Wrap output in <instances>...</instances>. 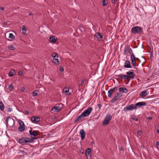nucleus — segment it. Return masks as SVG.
<instances>
[{
    "label": "nucleus",
    "mask_w": 159,
    "mask_h": 159,
    "mask_svg": "<svg viewBox=\"0 0 159 159\" xmlns=\"http://www.w3.org/2000/svg\"><path fill=\"white\" fill-rule=\"evenodd\" d=\"M7 125L10 127L13 126L15 124L14 120L9 117H7L5 120Z\"/></svg>",
    "instance_id": "1"
},
{
    "label": "nucleus",
    "mask_w": 159,
    "mask_h": 159,
    "mask_svg": "<svg viewBox=\"0 0 159 159\" xmlns=\"http://www.w3.org/2000/svg\"><path fill=\"white\" fill-rule=\"evenodd\" d=\"M136 107L134 104H131L129 105L125 106L123 110L125 111H133L134 109H136Z\"/></svg>",
    "instance_id": "2"
},
{
    "label": "nucleus",
    "mask_w": 159,
    "mask_h": 159,
    "mask_svg": "<svg viewBox=\"0 0 159 159\" xmlns=\"http://www.w3.org/2000/svg\"><path fill=\"white\" fill-rule=\"evenodd\" d=\"M18 122L20 125V126L18 128V131L20 132H23L25 129V126L24 123L23 121L20 120H19Z\"/></svg>",
    "instance_id": "3"
},
{
    "label": "nucleus",
    "mask_w": 159,
    "mask_h": 159,
    "mask_svg": "<svg viewBox=\"0 0 159 159\" xmlns=\"http://www.w3.org/2000/svg\"><path fill=\"white\" fill-rule=\"evenodd\" d=\"M142 30V28L138 26L133 27L131 30L132 33L134 34L140 33Z\"/></svg>",
    "instance_id": "4"
},
{
    "label": "nucleus",
    "mask_w": 159,
    "mask_h": 159,
    "mask_svg": "<svg viewBox=\"0 0 159 159\" xmlns=\"http://www.w3.org/2000/svg\"><path fill=\"white\" fill-rule=\"evenodd\" d=\"M112 118V116L110 114H108L107 115V117L104 120L103 125H107L109 123L110 120Z\"/></svg>",
    "instance_id": "5"
},
{
    "label": "nucleus",
    "mask_w": 159,
    "mask_h": 159,
    "mask_svg": "<svg viewBox=\"0 0 159 159\" xmlns=\"http://www.w3.org/2000/svg\"><path fill=\"white\" fill-rule=\"evenodd\" d=\"M93 108L90 107L84 111L82 113V115H84V117L88 116L91 112Z\"/></svg>",
    "instance_id": "6"
},
{
    "label": "nucleus",
    "mask_w": 159,
    "mask_h": 159,
    "mask_svg": "<svg viewBox=\"0 0 159 159\" xmlns=\"http://www.w3.org/2000/svg\"><path fill=\"white\" fill-rule=\"evenodd\" d=\"M117 89V87H116L113 88V89L109 90L108 92V97L110 98L112 94L114 93Z\"/></svg>",
    "instance_id": "7"
},
{
    "label": "nucleus",
    "mask_w": 159,
    "mask_h": 159,
    "mask_svg": "<svg viewBox=\"0 0 159 159\" xmlns=\"http://www.w3.org/2000/svg\"><path fill=\"white\" fill-rule=\"evenodd\" d=\"M37 138H29L28 137H25V143H31L34 142V139H36Z\"/></svg>",
    "instance_id": "8"
},
{
    "label": "nucleus",
    "mask_w": 159,
    "mask_h": 159,
    "mask_svg": "<svg viewBox=\"0 0 159 159\" xmlns=\"http://www.w3.org/2000/svg\"><path fill=\"white\" fill-rule=\"evenodd\" d=\"M124 66L125 68H132V66L130 64V61L128 60H126L125 61V65Z\"/></svg>",
    "instance_id": "9"
},
{
    "label": "nucleus",
    "mask_w": 159,
    "mask_h": 159,
    "mask_svg": "<svg viewBox=\"0 0 159 159\" xmlns=\"http://www.w3.org/2000/svg\"><path fill=\"white\" fill-rule=\"evenodd\" d=\"M31 120L33 122H38L40 121V118L38 117L33 116L31 118Z\"/></svg>",
    "instance_id": "10"
},
{
    "label": "nucleus",
    "mask_w": 159,
    "mask_h": 159,
    "mask_svg": "<svg viewBox=\"0 0 159 159\" xmlns=\"http://www.w3.org/2000/svg\"><path fill=\"white\" fill-rule=\"evenodd\" d=\"M134 105L137 108L138 107H141V106H146V103L144 102H139L136 103Z\"/></svg>",
    "instance_id": "11"
},
{
    "label": "nucleus",
    "mask_w": 159,
    "mask_h": 159,
    "mask_svg": "<svg viewBox=\"0 0 159 159\" xmlns=\"http://www.w3.org/2000/svg\"><path fill=\"white\" fill-rule=\"evenodd\" d=\"M80 134L81 135V140H83L85 136V133L84 130L83 129L80 130Z\"/></svg>",
    "instance_id": "12"
},
{
    "label": "nucleus",
    "mask_w": 159,
    "mask_h": 159,
    "mask_svg": "<svg viewBox=\"0 0 159 159\" xmlns=\"http://www.w3.org/2000/svg\"><path fill=\"white\" fill-rule=\"evenodd\" d=\"M148 91L147 90L141 92L139 94V95L143 97H145L148 94Z\"/></svg>",
    "instance_id": "13"
},
{
    "label": "nucleus",
    "mask_w": 159,
    "mask_h": 159,
    "mask_svg": "<svg viewBox=\"0 0 159 159\" xmlns=\"http://www.w3.org/2000/svg\"><path fill=\"white\" fill-rule=\"evenodd\" d=\"M130 78L131 79H134V76H127L125 75H122V79L125 80L126 79Z\"/></svg>",
    "instance_id": "14"
},
{
    "label": "nucleus",
    "mask_w": 159,
    "mask_h": 159,
    "mask_svg": "<svg viewBox=\"0 0 159 159\" xmlns=\"http://www.w3.org/2000/svg\"><path fill=\"white\" fill-rule=\"evenodd\" d=\"M29 133L31 136H33L34 137L36 136L37 135V131L35 130L33 131L32 129L29 131Z\"/></svg>",
    "instance_id": "15"
},
{
    "label": "nucleus",
    "mask_w": 159,
    "mask_h": 159,
    "mask_svg": "<svg viewBox=\"0 0 159 159\" xmlns=\"http://www.w3.org/2000/svg\"><path fill=\"white\" fill-rule=\"evenodd\" d=\"M91 148H88L85 151V155L87 158L90 156V157H91L90 153L91 152Z\"/></svg>",
    "instance_id": "16"
},
{
    "label": "nucleus",
    "mask_w": 159,
    "mask_h": 159,
    "mask_svg": "<svg viewBox=\"0 0 159 159\" xmlns=\"http://www.w3.org/2000/svg\"><path fill=\"white\" fill-rule=\"evenodd\" d=\"M84 117V116L82 115V113H81L80 115L78 116L77 118L75 120L74 122L75 123H77L79 120H80L82 119L83 117Z\"/></svg>",
    "instance_id": "17"
},
{
    "label": "nucleus",
    "mask_w": 159,
    "mask_h": 159,
    "mask_svg": "<svg viewBox=\"0 0 159 159\" xmlns=\"http://www.w3.org/2000/svg\"><path fill=\"white\" fill-rule=\"evenodd\" d=\"M130 49V46H126L125 48L124 52L126 54H128Z\"/></svg>",
    "instance_id": "18"
},
{
    "label": "nucleus",
    "mask_w": 159,
    "mask_h": 159,
    "mask_svg": "<svg viewBox=\"0 0 159 159\" xmlns=\"http://www.w3.org/2000/svg\"><path fill=\"white\" fill-rule=\"evenodd\" d=\"M134 70H131L130 71H128L126 72V74L127 76H134V74L133 72Z\"/></svg>",
    "instance_id": "19"
},
{
    "label": "nucleus",
    "mask_w": 159,
    "mask_h": 159,
    "mask_svg": "<svg viewBox=\"0 0 159 159\" xmlns=\"http://www.w3.org/2000/svg\"><path fill=\"white\" fill-rule=\"evenodd\" d=\"M128 89L125 88H120L119 89V91L122 93H126L128 92Z\"/></svg>",
    "instance_id": "20"
},
{
    "label": "nucleus",
    "mask_w": 159,
    "mask_h": 159,
    "mask_svg": "<svg viewBox=\"0 0 159 159\" xmlns=\"http://www.w3.org/2000/svg\"><path fill=\"white\" fill-rule=\"evenodd\" d=\"M120 98L116 95L115 97L111 100V102L112 103L119 100Z\"/></svg>",
    "instance_id": "21"
},
{
    "label": "nucleus",
    "mask_w": 159,
    "mask_h": 159,
    "mask_svg": "<svg viewBox=\"0 0 159 159\" xmlns=\"http://www.w3.org/2000/svg\"><path fill=\"white\" fill-rule=\"evenodd\" d=\"M18 142L20 143H25V137H23L20 139H19Z\"/></svg>",
    "instance_id": "22"
},
{
    "label": "nucleus",
    "mask_w": 159,
    "mask_h": 159,
    "mask_svg": "<svg viewBox=\"0 0 159 159\" xmlns=\"http://www.w3.org/2000/svg\"><path fill=\"white\" fill-rule=\"evenodd\" d=\"M50 41L52 43H54L56 41V40L55 38V36H52L50 37L49 38Z\"/></svg>",
    "instance_id": "23"
},
{
    "label": "nucleus",
    "mask_w": 159,
    "mask_h": 159,
    "mask_svg": "<svg viewBox=\"0 0 159 159\" xmlns=\"http://www.w3.org/2000/svg\"><path fill=\"white\" fill-rule=\"evenodd\" d=\"M15 71L14 70H11L9 73V76L10 77L13 76L15 74Z\"/></svg>",
    "instance_id": "24"
},
{
    "label": "nucleus",
    "mask_w": 159,
    "mask_h": 159,
    "mask_svg": "<svg viewBox=\"0 0 159 159\" xmlns=\"http://www.w3.org/2000/svg\"><path fill=\"white\" fill-rule=\"evenodd\" d=\"M96 37L98 39H101L102 38V35L100 33H96Z\"/></svg>",
    "instance_id": "25"
},
{
    "label": "nucleus",
    "mask_w": 159,
    "mask_h": 159,
    "mask_svg": "<svg viewBox=\"0 0 159 159\" xmlns=\"http://www.w3.org/2000/svg\"><path fill=\"white\" fill-rule=\"evenodd\" d=\"M130 59L131 61L136 60L137 59H138V58H135L134 53H132L131 55Z\"/></svg>",
    "instance_id": "26"
},
{
    "label": "nucleus",
    "mask_w": 159,
    "mask_h": 159,
    "mask_svg": "<svg viewBox=\"0 0 159 159\" xmlns=\"http://www.w3.org/2000/svg\"><path fill=\"white\" fill-rule=\"evenodd\" d=\"M85 82H86V80L83 79L80 82V84L79 85V88H80V87H82L83 85L84 84Z\"/></svg>",
    "instance_id": "27"
},
{
    "label": "nucleus",
    "mask_w": 159,
    "mask_h": 159,
    "mask_svg": "<svg viewBox=\"0 0 159 159\" xmlns=\"http://www.w3.org/2000/svg\"><path fill=\"white\" fill-rule=\"evenodd\" d=\"M53 62L56 64H58L59 63V61L58 59L56 58H53Z\"/></svg>",
    "instance_id": "28"
},
{
    "label": "nucleus",
    "mask_w": 159,
    "mask_h": 159,
    "mask_svg": "<svg viewBox=\"0 0 159 159\" xmlns=\"http://www.w3.org/2000/svg\"><path fill=\"white\" fill-rule=\"evenodd\" d=\"M22 34H25L26 31V29L24 26H23L22 27Z\"/></svg>",
    "instance_id": "29"
},
{
    "label": "nucleus",
    "mask_w": 159,
    "mask_h": 159,
    "mask_svg": "<svg viewBox=\"0 0 159 159\" xmlns=\"http://www.w3.org/2000/svg\"><path fill=\"white\" fill-rule=\"evenodd\" d=\"M4 105L2 102H0V109L1 111L4 110Z\"/></svg>",
    "instance_id": "30"
},
{
    "label": "nucleus",
    "mask_w": 159,
    "mask_h": 159,
    "mask_svg": "<svg viewBox=\"0 0 159 159\" xmlns=\"http://www.w3.org/2000/svg\"><path fill=\"white\" fill-rule=\"evenodd\" d=\"M8 48L10 50H13L15 49V47L12 45H9L8 46Z\"/></svg>",
    "instance_id": "31"
},
{
    "label": "nucleus",
    "mask_w": 159,
    "mask_h": 159,
    "mask_svg": "<svg viewBox=\"0 0 159 159\" xmlns=\"http://www.w3.org/2000/svg\"><path fill=\"white\" fill-rule=\"evenodd\" d=\"M132 118L135 121H137L138 119L134 115H132L131 116Z\"/></svg>",
    "instance_id": "32"
},
{
    "label": "nucleus",
    "mask_w": 159,
    "mask_h": 159,
    "mask_svg": "<svg viewBox=\"0 0 159 159\" xmlns=\"http://www.w3.org/2000/svg\"><path fill=\"white\" fill-rule=\"evenodd\" d=\"M52 57H53L54 58H58V54L56 53H53L52 54Z\"/></svg>",
    "instance_id": "33"
},
{
    "label": "nucleus",
    "mask_w": 159,
    "mask_h": 159,
    "mask_svg": "<svg viewBox=\"0 0 159 159\" xmlns=\"http://www.w3.org/2000/svg\"><path fill=\"white\" fill-rule=\"evenodd\" d=\"M38 91L37 90H35L34 91L33 93H32V95L33 96H36L37 95L38 93H37Z\"/></svg>",
    "instance_id": "34"
},
{
    "label": "nucleus",
    "mask_w": 159,
    "mask_h": 159,
    "mask_svg": "<svg viewBox=\"0 0 159 159\" xmlns=\"http://www.w3.org/2000/svg\"><path fill=\"white\" fill-rule=\"evenodd\" d=\"M102 5L103 6H105L107 5V1L106 0H104L102 1Z\"/></svg>",
    "instance_id": "35"
},
{
    "label": "nucleus",
    "mask_w": 159,
    "mask_h": 159,
    "mask_svg": "<svg viewBox=\"0 0 159 159\" xmlns=\"http://www.w3.org/2000/svg\"><path fill=\"white\" fill-rule=\"evenodd\" d=\"M54 108H56V110H57V112L58 111L61 109V108L59 106H55Z\"/></svg>",
    "instance_id": "36"
},
{
    "label": "nucleus",
    "mask_w": 159,
    "mask_h": 159,
    "mask_svg": "<svg viewBox=\"0 0 159 159\" xmlns=\"http://www.w3.org/2000/svg\"><path fill=\"white\" fill-rule=\"evenodd\" d=\"M9 38L11 39H13L15 38L14 36L13 35V34L10 33L9 34Z\"/></svg>",
    "instance_id": "37"
},
{
    "label": "nucleus",
    "mask_w": 159,
    "mask_h": 159,
    "mask_svg": "<svg viewBox=\"0 0 159 159\" xmlns=\"http://www.w3.org/2000/svg\"><path fill=\"white\" fill-rule=\"evenodd\" d=\"M69 89L68 88H64L63 89V91L65 93H68L69 92Z\"/></svg>",
    "instance_id": "38"
},
{
    "label": "nucleus",
    "mask_w": 159,
    "mask_h": 159,
    "mask_svg": "<svg viewBox=\"0 0 159 159\" xmlns=\"http://www.w3.org/2000/svg\"><path fill=\"white\" fill-rule=\"evenodd\" d=\"M116 95L120 98V97L122 96V94L120 92L117 93Z\"/></svg>",
    "instance_id": "39"
},
{
    "label": "nucleus",
    "mask_w": 159,
    "mask_h": 159,
    "mask_svg": "<svg viewBox=\"0 0 159 159\" xmlns=\"http://www.w3.org/2000/svg\"><path fill=\"white\" fill-rule=\"evenodd\" d=\"M23 113H24V114H26V115H29V111H27V110H25L24 111Z\"/></svg>",
    "instance_id": "40"
},
{
    "label": "nucleus",
    "mask_w": 159,
    "mask_h": 159,
    "mask_svg": "<svg viewBox=\"0 0 159 159\" xmlns=\"http://www.w3.org/2000/svg\"><path fill=\"white\" fill-rule=\"evenodd\" d=\"M136 60L131 61L133 65L134 66H136Z\"/></svg>",
    "instance_id": "41"
},
{
    "label": "nucleus",
    "mask_w": 159,
    "mask_h": 159,
    "mask_svg": "<svg viewBox=\"0 0 159 159\" xmlns=\"http://www.w3.org/2000/svg\"><path fill=\"white\" fill-rule=\"evenodd\" d=\"M146 117L147 119H148L150 120H151L152 119V117L151 116L149 117L146 116Z\"/></svg>",
    "instance_id": "42"
},
{
    "label": "nucleus",
    "mask_w": 159,
    "mask_h": 159,
    "mask_svg": "<svg viewBox=\"0 0 159 159\" xmlns=\"http://www.w3.org/2000/svg\"><path fill=\"white\" fill-rule=\"evenodd\" d=\"M9 89H13V84H11L9 85Z\"/></svg>",
    "instance_id": "43"
},
{
    "label": "nucleus",
    "mask_w": 159,
    "mask_h": 159,
    "mask_svg": "<svg viewBox=\"0 0 159 159\" xmlns=\"http://www.w3.org/2000/svg\"><path fill=\"white\" fill-rule=\"evenodd\" d=\"M159 145V142H158V141H157L156 142V148L158 149V146Z\"/></svg>",
    "instance_id": "44"
},
{
    "label": "nucleus",
    "mask_w": 159,
    "mask_h": 159,
    "mask_svg": "<svg viewBox=\"0 0 159 159\" xmlns=\"http://www.w3.org/2000/svg\"><path fill=\"white\" fill-rule=\"evenodd\" d=\"M116 76L119 78L122 79V75H116Z\"/></svg>",
    "instance_id": "45"
},
{
    "label": "nucleus",
    "mask_w": 159,
    "mask_h": 159,
    "mask_svg": "<svg viewBox=\"0 0 159 159\" xmlns=\"http://www.w3.org/2000/svg\"><path fill=\"white\" fill-rule=\"evenodd\" d=\"M12 111V109L11 108L9 107L7 108V111L8 112H11Z\"/></svg>",
    "instance_id": "46"
},
{
    "label": "nucleus",
    "mask_w": 159,
    "mask_h": 159,
    "mask_svg": "<svg viewBox=\"0 0 159 159\" xmlns=\"http://www.w3.org/2000/svg\"><path fill=\"white\" fill-rule=\"evenodd\" d=\"M52 110L53 111H55V112L56 111L57 112V110H56V108H54V107L52 108Z\"/></svg>",
    "instance_id": "47"
},
{
    "label": "nucleus",
    "mask_w": 159,
    "mask_h": 159,
    "mask_svg": "<svg viewBox=\"0 0 159 159\" xmlns=\"http://www.w3.org/2000/svg\"><path fill=\"white\" fill-rule=\"evenodd\" d=\"M129 50V53L130 54V55H131L132 53H133V52L131 48H130V50Z\"/></svg>",
    "instance_id": "48"
},
{
    "label": "nucleus",
    "mask_w": 159,
    "mask_h": 159,
    "mask_svg": "<svg viewBox=\"0 0 159 159\" xmlns=\"http://www.w3.org/2000/svg\"><path fill=\"white\" fill-rule=\"evenodd\" d=\"M60 70L61 71H64V68L60 66Z\"/></svg>",
    "instance_id": "49"
},
{
    "label": "nucleus",
    "mask_w": 159,
    "mask_h": 159,
    "mask_svg": "<svg viewBox=\"0 0 159 159\" xmlns=\"http://www.w3.org/2000/svg\"><path fill=\"white\" fill-rule=\"evenodd\" d=\"M23 74V73L22 71H20L18 73V75H21Z\"/></svg>",
    "instance_id": "50"
},
{
    "label": "nucleus",
    "mask_w": 159,
    "mask_h": 159,
    "mask_svg": "<svg viewBox=\"0 0 159 159\" xmlns=\"http://www.w3.org/2000/svg\"><path fill=\"white\" fill-rule=\"evenodd\" d=\"M19 153H23L24 152L23 151L21 150H19Z\"/></svg>",
    "instance_id": "51"
},
{
    "label": "nucleus",
    "mask_w": 159,
    "mask_h": 159,
    "mask_svg": "<svg viewBox=\"0 0 159 159\" xmlns=\"http://www.w3.org/2000/svg\"><path fill=\"white\" fill-rule=\"evenodd\" d=\"M98 107L99 108V109H100L101 108V107L102 106V105H101V104H98Z\"/></svg>",
    "instance_id": "52"
},
{
    "label": "nucleus",
    "mask_w": 159,
    "mask_h": 159,
    "mask_svg": "<svg viewBox=\"0 0 159 159\" xmlns=\"http://www.w3.org/2000/svg\"><path fill=\"white\" fill-rule=\"evenodd\" d=\"M157 132L158 133H159V126H157Z\"/></svg>",
    "instance_id": "53"
},
{
    "label": "nucleus",
    "mask_w": 159,
    "mask_h": 159,
    "mask_svg": "<svg viewBox=\"0 0 159 159\" xmlns=\"http://www.w3.org/2000/svg\"><path fill=\"white\" fill-rule=\"evenodd\" d=\"M111 2L112 3H115V0H111Z\"/></svg>",
    "instance_id": "54"
},
{
    "label": "nucleus",
    "mask_w": 159,
    "mask_h": 159,
    "mask_svg": "<svg viewBox=\"0 0 159 159\" xmlns=\"http://www.w3.org/2000/svg\"><path fill=\"white\" fill-rule=\"evenodd\" d=\"M120 150L121 151H123L124 150L123 148L122 147H121L120 148Z\"/></svg>",
    "instance_id": "55"
},
{
    "label": "nucleus",
    "mask_w": 159,
    "mask_h": 159,
    "mask_svg": "<svg viewBox=\"0 0 159 159\" xmlns=\"http://www.w3.org/2000/svg\"><path fill=\"white\" fill-rule=\"evenodd\" d=\"M141 147L142 148H144V145H142Z\"/></svg>",
    "instance_id": "56"
},
{
    "label": "nucleus",
    "mask_w": 159,
    "mask_h": 159,
    "mask_svg": "<svg viewBox=\"0 0 159 159\" xmlns=\"http://www.w3.org/2000/svg\"><path fill=\"white\" fill-rule=\"evenodd\" d=\"M33 15V13L31 12H30V13H29V15L30 16H31Z\"/></svg>",
    "instance_id": "57"
},
{
    "label": "nucleus",
    "mask_w": 159,
    "mask_h": 159,
    "mask_svg": "<svg viewBox=\"0 0 159 159\" xmlns=\"http://www.w3.org/2000/svg\"><path fill=\"white\" fill-rule=\"evenodd\" d=\"M24 90H25V88H22V89H21V90H22V91H24Z\"/></svg>",
    "instance_id": "58"
},
{
    "label": "nucleus",
    "mask_w": 159,
    "mask_h": 159,
    "mask_svg": "<svg viewBox=\"0 0 159 159\" xmlns=\"http://www.w3.org/2000/svg\"><path fill=\"white\" fill-rule=\"evenodd\" d=\"M138 132H139V133H140V132L141 133V131H138Z\"/></svg>",
    "instance_id": "59"
},
{
    "label": "nucleus",
    "mask_w": 159,
    "mask_h": 159,
    "mask_svg": "<svg viewBox=\"0 0 159 159\" xmlns=\"http://www.w3.org/2000/svg\"><path fill=\"white\" fill-rule=\"evenodd\" d=\"M70 94H71V93H69L68 94H69V95H70Z\"/></svg>",
    "instance_id": "60"
}]
</instances>
